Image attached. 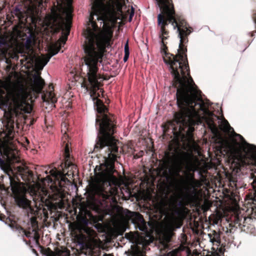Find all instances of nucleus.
I'll return each instance as SVG.
<instances>
[{
    "mask_svg": "<svg viewBox=\"0 0 256 256\" xmlns=\"http://www.w3.org/2000/svg\"><path fill=\"white\" fill-rule=\"evenodd\" d=\"M32 232H34V233H36V230H34V229H32Z\"/></svg>",
    "mask_w": 256,
    "mask_h": 256,
    "instance_id": "e433bc0d",
    "label": "nucleus"
},
{
    "mask_svg": "<svg viewBox=\"0 0 256 256\" xmlns=\"http://www.w3.org/2000/svg\"><path fill=\"white\" fill-rule=\"evenodd\" d=\"M58 12H54L51 16L50 22L58 29H63L64 26L66 32L58 40V44L51 45L49 48L48 56L46 58H36V64L40 69H42L49 62L50 58L59 52L62 45L67 40L70 33V20L72 18V0H57Z\"/></svg>",
    "mask_w": 256,
    "mask_h": 256,
    "instance_id": "20e7f679",
    "label": "nucleus"
},
{
    "mask_svg": "<svg viewBox=\"0 0 256 256\" xmlns=\"http://www.w3.org/2000/svg\"><path fill=\"white\" fill-rule=\"evenodd\" d=\"M168 161L172 164V170L174 174L176 176H180L182 180V188L188 196L195 195L196 190L195 186L196 182L192 175L188 176L185 180L180 176L182 172L188 175V171L192 170L191 166V157L188 152L180 151L174 149L172 155L166 154Z\"/></svg>",
    "mask_w": 256,
    "mask_h": 256,
    "instance_id": "39448f33",
    "label": "nucleus"
},
{
    "mask_svg": "<svg viewBox=\"0 0 256 256\" xmlns=\"http://www.w3.org/2000/svg\"><path fill=\"white\" fill-rule=\"evenodd\" d=\"M20 172L21 173V174H22V172H25V170H20ZM26 173H28V176H29L30 177H32V174L31 172L27 171V172H26Z\"/></svg>",
    "mask_w": 256,
    "mask_h": 256,
    "instance_id": "c85d7f7f",
    "label": "nucleus"
},
{
    "mask_svg": "<svg viewBox=\"0 0 256 256\" xmlns=\"http://www.w3.org/2000/svg\"><path fill=\"white\" fill-rule=\"evenodd\" d=\"M32 34L30 33L26 39L24 46L28 50H30V45L32 43Z\"/></svg>",
    "mask_w": 256,
    "mask_h": 256,
    "instance_id": "4be33fe9",
    "label": "nucleus"
},
{
    "mask_svg": "<svg viewBox=\"0 0 256 256\" xmlns=\"http://www.w3.org/2000/svg\"><path fill=\"white\" fill-rule=\"evenodd\" d=\"M170 4H172V0H170Z\"/></svg>",
    "mask_w": 256,
    "mask_h": 256,
    "instance_id": "a19ab883",
    "label": "nucleus"
},
{
    "mask_svg": "<svg viewBox=\"0 0 256 256\" xmlns=\"http://www.w3.org/2000/svg\"><path fill=\"white\" fill-rule=\"evenodd\" d=\"M103 256H113L111 254H103Z\"/></svg>",
    "mask_w": 256,
    "mask_h": 256,
    "instance_id": "f704fd0d",
    "label": "nucleus"
},
{
    "mask_svg": "<svg viewBox=\"0 0 256 256\" xmlns=\"http://www.w3.org/2000/svg\"><path fill=\"white\" fill-rule=\"evenodd\" d=\"M70 149L68 146V144H66L65 146L64 149V156L66 162L64 164V166L66 168H70V170H72V174L74 173V170H76V166L74 164H73L69 161L70 158Z\"/></svg>",
    "mask_w": 256,
    "mask_h": 256,
    "instance_id": "2eb2a0df",
    "label": "nucleus"
},
{
    "mask_svg": "<svg viewBox=\"0 0 256 256\" xmlns=\"http://www.w3.org/2000/svg\"><path fill=\"white\" fill-rule=\"evenodd\" d=\"M252 222V220L250 218L242 216H236L235 220V224L238 225L242 231L246 232H251L253 230Z\"/></svg>",
    "mask_w": 256,
    "mask_h": 256,
    "instance_id": "9b49d317",
    "label": "nucleus"
},
{
    "mask_svg": "<svg viewBox=\"0 0 256 256\" xmlns=\"http://www.w3.org/2000/svg\"><path fill=\"white\" fill-rule=\"evenodd\" d=\"M78 220L80 224L82 226H86L89 224V220L85 216H81L78 218Z\"/></svg>",
    "mask_w": 256,
    "mask_h": 256,
    "instance_id": "aec40b11",
    "label": "nucleus"
},
{
    "mask_svg": "<svg viewBox=\"0 0 256 256\" xmlns=\"http://www.w3.org/2000/svg\"><path fill=\"white\" fill-rule=\"evenodd\" d=\"M132 256H144V254L141 251L136 250L133 252Z\"/></svg>",
    "mask_w": 256,
    "mask_h": 256,
    "instance_id": "bb28decb",
    "label": "nucleus"
},
{
    "mask_svg": "<svg viewBox=\"0 0 256 256\" xmlns=\"http://www.w3.org/2000/svg\"><path fill=\"white\" fill-rule=\"evenodd\" d=\"M8 147L6 146V142L2 140L0 138V156L2 155V150L6 155L7 157L10 159H16V156L14 154H10V152L8 151ZM5 164V162L3 159H2L0 157V166H2Z\"/></svg>",
    "mask_w": 256,
    "mask_h": 256,
    "instance_id": "4468645a",
    "label": "nucleus"
},
{
    "mask_svg": "<svg viewBox=\"0 0 256 256\" xmlns=\"http://www.w3.org/2000/svg\"><path fill=\"white\" fill-rule=\"evenodd\" d=\"M212 236L214 239V240L215 242L220 244V234L215 230H214L213 234Z\"/></svg>",
    "mask_w": 256,
    "mask_h": 256,
    "instance_id": "b1692460",
    "label": "nucleus"
},
{
    "mask_svg": "<svg viewBox=\"0 0 256 256\" xmlns=\"http://www.w3.org/2000/svg\"><path fill=\"white\" fill-rule=\"evenodd\" d=\"M52 182V180L51 178L48 179V182Z\"/></svg>",
    "mask_w": 256,
    "mask_h": 256,
    "instance_id": "c9c22d12",
    "label": "nucleus"
},
{
    "mask_svg": "<svg viewBox=\"0 0 256 256\" xmlns=\"http://www.w3.org/2000/svg\"><path fill=\"white\" fill-rule=\"evenodd\" d=\"M11 137H12V136H10V135L8 136V139L9 140L10 138H11Z\"/></svg>",
    "mask_w": 256,
    "mask_h": 256,
    "instance_id": "4c0bfd02",
    "label": "nucleus"
},
{
    "mask_svg": "<svg viewBox=\"0 0 256 256\" xmlns=\"http://www.w3.org/2000/svg\"><path fill=\"white\" fill-rule=\"evenodd\" d=\"M115 6L118 8V13H122V4L119 0H94L88 26L84 34V50H104L109 48L112 32L107 22L114 24L118 19H120L116 15Z\"/></svg>",
    "mask_w": 256,
    "mask_h": 256,
    "instance_id": "7ed1b4c3",
    "label": "nucleus"
},
{
    "mask_svg": "<svg viewBox=\"0 0 256 256\" xmlns=\"http://www.w3.org/2000/svg\"><path fill=\"white\" fill-rule=\"evenodd\" d=\"M208 236L210 238V242L212 243H214L215 242V241L214 240V238L212 237V234H208Z\"/></svg>",
    "mask_w": 256,
    "mask_h": 256,
    "instance_id": "c756f323",
    "label": "nucleus"
},
{
    "mask_svg": "<svg viewBox=\"0 0 256 256\" xmlns=\"http://www.w3.org/2000/svg\"><path fill=\"white\" fill-rule=\"evenodd\" d=\"M129 54L130 53H124V62H126V61H127V60H128V56H129Z\"/></svg>",
    "mask_w": 256,
    "mask_h": 256,
    "instance_id": "7c9ffc66",
    "label": "nucleus"
},
{
    "mask_svg": "<svg viewBox=\"0 0 256 256\" xmlns=\"http://www.w3.org/2000/svg\"><path fill=\"white\" fill-rule=\"evenodd\" d=\"M66 122H64L62 124V132L64 134L63 138H67V135L66 134Z\"/></svg>",
    "mask_w": 256,
    "mask_h": 256,
    "instance_id": "393cba45",
    "label": "nucleus"
},
{
    "mask_svg": "<svg viewBox=\"0 0 256 256\" xmlns=\"http://www.w3.org/2000/svg\"><path fill=\"white\" fill-rule=\"evenodd\" d=\"M70 252L68 250L64 248H57L55 252H50L46 256H70Z\"/></svg>",
    "mask_w": 256,
    "mask_h": 256,
    "instance_id": "a211bd4d",
    "label": "nucleus"
},
{
    "mask_svg": "<svg viewBox=\"0 0 256 256\" xmlns=\"http://www.w3.org/2000/svg\"><path fill=\"white\" fill-rule=\"evenodd\" d=\"M168 31L166 34H162L160 31L158 38L161 52L165 55L164 60L169 66L174 77L172 86L176 88V104L180 110L174 114L172 125L174 134H186L188 138H192L193 126L202 123V120L214 135L218 134L217 122L220 128L228 133L230 138H243L234 132L226 120L220 118L208 110L210 104L202 100L200 91L194 86L192 78L188 77L189 68L184 56L178 54L175 56L166 53L164 41L168 37Z\"/></svg>",
    "mask_w": 256,
    "mask_h": 256,
    "instance_id": "f257e3e1",
    "label": "nucleus"
},
{
    "mask_svg": "<svg viewBox=\"0 0 256 256\" xmlns=\"http://www.w3.org/2000/svg\"><path fill=\"white\" fill-rule=\"evenodd\" d=\"M13 13L15 16L18 17L19 19L24 18V13L21 11L18 6H16L14 10Z\"/></svg>",
    "mask_w": 256,
    "mask_h": 256,
    "instance_id": "412c9836",
    "label": "nucleus"
},
{
    "mask_svg": "<svg viewBox=\"0 0 256 256\" xmlns=\"http://www.w3.org/2000/svg\"><path fill=\"white\" fill-rule=\"evenodd\" d=\"M96 123L98 124L99 128L94 151L97 152L104 148L108 150V158L104 164V170L96 175L90 184V202L98 208L104 207L112 195L111 184H115L117 181L112 174L114 171V162L116 159V156L112 152H118V140L112 136L114 132V124L107 115L103 114L102 118L97 116Z\"/></svg>",
    "mask_w": 256,
    "mask_h": 256,
    "instance_id": "f03ea898",
    "label": "nucleus"
},
{
    "mask_svg": "<svg viewBox=\"0 0 256 256\" xmlns=\"http://www.w3.org/2000/svg\"><path fill=\"white\" fill-rule=\"evenodd\" d=\"M0 220H2L0 218Z\"/></svg>",
    "mask_w": 256,
    "mask_h": 256,
    "instance_id": "79ce46f5",
    "label": "nucleus"
},
{
    "mask_svg": "<svg viewBox=\"0 0 256 256\" xmlns=\"http://www.w3.org/2000/svg\"><path fill=\"white\" fill-rule=\"evenodd\" d=\"M16 118H14L12 114L7 120V126L10 132L12 129L14 128L15 124V122L16 120Z\"/></svg>",
    "mask_w": 256,
    "mask_h": 256,
    "instance_id": "6ab92c4d",
    "label": "nucleus"
},
{
    "mask_svg": "<svg viewBox=\"0 0 256 256\" xmlns=\"http://www.w3.org/2000/svg\"><path fill=\"white\" fill-rule=\"evenodd\" d=\"M50 172L52 176H54L55 178H60V180L63 182L68 181V180L65 177V176L68 175V176L71 174H69L68 172L64 174V172H62L60 170H56V168L50 170Z\"/></svg>",
    "mask_w": 256,
    "mask_h": 256,
    "instance_id": "f3484780",
    "label": "nucleus"
},
{
    "mask_svg": "<svg viewBox=\"0 0 256 256\" xmlns=\"http://www.w3.org/2000/svg\"><path fill=\"white\" fill-rule=\"evenodd\" d=\"M134 16V12H132L131 14H130V18H129V21H130L131 20H132V18L133 16Z\"/></svg>",
    "mask_w": 256,
    "mask_h": 256,
    "instance_id": "72a5a7b5",
    "label": "nucleus"
},
{
    "mask_svg": "<svg viewBox=\"0 0 256 256\" xmlns=\"http://www.w3.org/2000/svg\"><path fill=\"white\" fill-rule=\"evenodd\" d=\"M7 142L8 144H10V142Z\"/></svg>",
    "mask_w": 256,
    "mask_h": 256,
    "instance_id": "58836bf2",
    "label": "nucleus"
},
{
    "mask_svg": "<svg viewBox=\"0 0 256 256\" xmlns=\"http://www.w3.org/2000/svg\"><path fill=\"white\" fill-rule=\"evenodd\" d=\"M98 221H102V218H99L98 220H94V223H96L94 226V228L98 230H101L102 228V224L100 223H97Z\"/></svg>",
    "mask_w": 256,
    "mask_h": 256,
    "instance_id": "a878e982",
    "label": "nucleus"
},
{
    "mask_svg": "<svg viewBox=\"0 0 256 256\" xmlns=\"http://www.w3.org/2000/svg\"><path fill=\"white\" fill-rule=\"evenodd\" d=\"M28 96L27 90L22 85H20L0 101V108L13 106L16 116L18 112L29 114L32 110V108L26 101Z\"/></svg>",
    "mask_w": 256,
    "mask_h": 256,
    "instance_id": "423d86ee",
    "label": "nucleus"
},
{
    "mask_svg": "<svg viewBox=\"0 0 256 256\" xmlns=\"http://www.w3.org/2000/svg\"><path fill=\"white\" fill-rule=\"evenodd\" d=\"M126 52L130 53L128 41L126 42V43L124 45V53H126Z\"/></svg>",
    "mask_w": 256,
    "mask_h": 256,
    "instance_id": "cd10ccee",
    "label": "nucleus"
},
{
    "mask_svg": "<svg viewBox=\"0 0 256 256\" xmlns=\"http://www.w3.org/2000/svg\"><path fill=\"white\" fill-rule=\"evenodd\" d=\"M42 98L44 102H48V104H51L52 106H54V104L57 101L54 94L52 91L47 92L46 94L42 95Z\"/></svg>",
    "mask_w": 256,
    "mask_h": 256,
    "instance_id": "dca6fc26",
    "label": "nucleus"
},
{
    "mask_svg": "<svg viewBox=\"0 0 256 256\" xmlns=\"http://www.w3.org/2000/svg\"><path fill=\"white\" fill-rule=\"evenodd\" d=\"M19 233L22 234V236H24L27 238H30L31 236L32 232H26L24 228H18Z\"/></svg>",
    "mask_w": 256,
    "mask_h": 256,
    "instance_id": "5701e85b",
    "label": "nucleus"
},
{
    "mask_svg": "<svg viewBox=\"0 0 256 256\" xmlns=\"http://www.w3.org/2000/svg\"><path fill=\"white\" fill-rule=\"evenodd\" d=\"M254 22L256 24V19L254 20Z\"/></svg>",
    "mask_w": 256,
    "mask_h": 256,
    "instance_id": "ea45409f",
    "label": "nucleus"
},
{
    "mask_svg": "<svg viewBox=\"0 0 256 256\" xmlns=\"http://www.w3.org/2000/svg\"><path fill=\"white\" fill-rule=\"evenodd\" d=\"M6 44V42L4 39H0V47L4 44Z\"/></svg>",
    "mask_w": 256,
    "mask_h": 256,
    "instance_id": "473e14b6",
    "label": "nucleus"
},
{
    "mask_svg": "<svg viewBox=\"0 0 256 256\" xmlns=\"http://www.w3.org/2000/svg\"><path fill=\"white\" fill-rule=\"evenodd\" d=\"M124 214L131 221L136 229L138 228L142 232L147 230L146 222L139 213L126 209L124 210Z\"/></svg>",
    "mask_w": 256,
    "mask_h": 256,
    "instance_id": "1a4fd4ad",
    "label": "nucleus"
},
{
    "mask_svg": "<svg viewBox=\"0 0 256 256\" xmlns=\"http://www.w3.org/2000/svg\"><path fill=\"white\" fill-rule=\"evenodd\" d=\"M190 28H188L186 26H184L182 24H178V27H176V32H178V37L180 39L179 48L180 50L182 53L184 52V50L182 48V44L188 41L187 36L192 32V30L190 29ZM178 52L180 53V52Z\"/></svg>",
    "mask_w": 256,
    "mask_h": 256,
    "instance_id": "f8f14e48",
    "label": "nucleus"
},
{
    "mask_svg": "<svg viewBox=\"0 0 256 256\" xmlns=\"http://www.w3.org/2000/svg\"><path fill=\"white\" fill-rule=\"evenodd\" d=\"M252 184L254 188H256V178L253 180Z\"/></svg>",
    "mask_w": 256,
    "mask_h": 256,
    "instance_id": "2f4dec72",
    "label": "nucleus"
},
{
    "mask_svg": "<svg viewBox=\"0 0 256 256\" xmlns=\"http://www.w3.org/2000/svg\"><path fill=\"white\" fill-rule=\"evenodd\" d=\"M181 225V222L177 216L170 215L165 220L164 230L166 234L171 236L173 231L176 228H180Z\"/></svg>",
    "mask_w": 256,
    "mask_h": 256,
    "instance_id": "9d476101",
    "label": "nucleus"
},
{
    "mask_svg": "<svg viewBox=\"0 0 256 256\" xmlns=\"http://www.w3.org/2000/svg\"><path fill=\"white\" fill-rule=\"evenodd\" d=\"M10 188L12 190V196L16 204L20 208L27 212L32 210L31 202L26 198V190L20 184L10 178Z\"/></svg>",
    "mask_w": 256,
    "mask_h": 256,
    "instance_id": "6e6552de",
    "label": "nucleus"
},
{
    "mask_svg": "<svg viewBox=\"0 0 256 256\" xmlns=\"http://www.w3.org/2000/svg\"><path fill=\"white\" fill-rule=\"evenodd\" d=\"M162 14L160 13L158 16V24L160 26V32L162 34H166V26L168 24H170L174 30H176L178 24L174 16V6L170 4V0H156Z\"/></svg>",
    "mask_w": 256,
    "mask_h": 256,
    "instance_id": "0eeeda50",
    "label": "nucleus"
},
{
    "mask_svg": "<svg viewBox=\"0 0 256 256\" xmlns=\"http://www.w3.org/2000/svg\"><path fill=\"white\" fill-rule=\"evenodd\" d=\"M44 85V80L38 74L33 75V80L30 84L32 90L36 94L41 92Z\"/></svg>",
    "mask_w": 256,
    "mask_h": 256,
    "instance_id": "ddd939ff",
    "label": "nucleus"
}]
</instances>
